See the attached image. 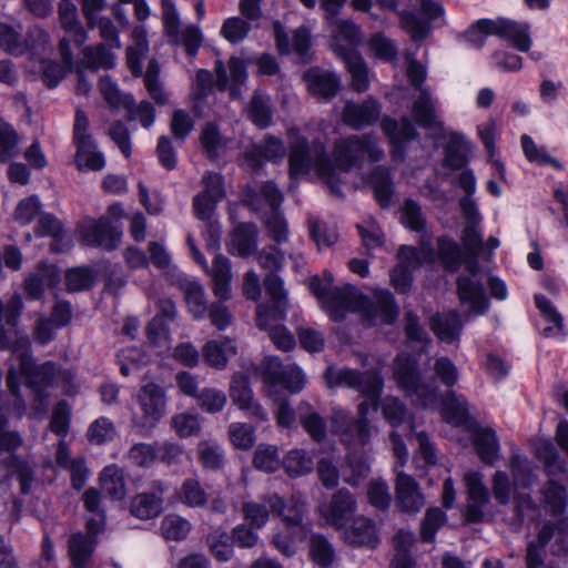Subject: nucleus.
Here are the masks:
<instances>
[{"label": "nucleus", "instance_id": "nucleus-44", "mask_svg": "<svg viewBox=\"0 0 568 568\" xmlns=\"http://www.w3.org/2000/svg\"><path fill=\"white\" fill-rule=\"evenodd\" d=\"M274 34L277 49L281 53L295 52L298 55H304L310 48V33L305 28L295 30L293 40L290 42L280 22H275Z\"/></svg>", "mask_w": 568, "mask_h": 568}, {"label": "nucleus", "instance_id": "nucleus-34", "mask_svg": "<svg viewBox=\"0 0 568 568\" xmlns=\"http://www.w3.org/2000/svg\"><path fill=\"white\" fill-rule=\"evenodd\" d=\"M304 80L308 91L320 99L332 98L339 87V80L333 72L318 68L310 69L305 73Z\"/></svg>", "mask_w": 568, "mask_h": 568}, {"label": "nucleus", "instance_id": "nucleus-61", "mask_svg": "<svg viewBox=\"0 0 568 568\" xmlns=\"http://www.w3.org/2000/svg\"><path fill=\"white\" fill-rule=\"evenodd\" d=\"M414 536L410 531L399 530L394 537L396 554L390 568H413V561L408 556V549L413 545Z\"/></svg>", "mask_w": 568, "mask_h": 568}, {"label": "nucleus", "instance_id": "nucleus-10", "mask_svg": "<svg viewBox=\"0 0 568 568\" xmlns=\"http://www.w3.org/2000/svg\"><path fill=\"white\" fill-rule=\"evenodd\" d=\"M123 215L122 206L120 204H113L109 207L108 215L99 220H84L79 226L81 241L88 246L113 250L118 246L122 236V231L116 223Z\"/></svg>", "mask_w": 568, "mask_h": 568}, {"label": "nucleus", "instance_id": "nucleus-22", "mask_svg": "<svg viewBox=\"0 0 568 568\" xmlns=\"http://www.w3.org/2000/svg\"><path fill=\"white\" fill-rule=\"evenodd\" d=\"M229 394L232 403L237 406L239 409L245 412L248 417H255L261 420L266 419L265 412L254 402L253 392L245 375L235 373L232 376Z\"/></svg>", "mask_w": 568, "mask_h": 568}, {"label": "nucleus", "instance_id": "nucleus-28", "mask_svg": "<svg viewBox=\"0 0 568 568\" xmlns=\"http://www.w3.org/2000/svg\"><path fill=\"white\" fill-rule=\"evenodd\" d=\"M307 532L308 528L306 525H283V527L273 531L271 544L283 556L292 557L297 552Z\"/></svg>", "mask_w": 568, "mask_h": 568}, {"label": "nucleus", "instance_id": "nucleus-17", "mask_svg": "<svg viewBox=\"0 0 568 568\" xmlns=\"http://www.w3.org/2000/svg\"><path fill=\"white\" fill-rule=\"evenodd\" d=\"M485 275L474 265H468L466 274L457 280V290L460 304L468 315L484 314L488 308V300L484 291Z\"/></svg>", "mask_w": 568, "mask_h": 568}, {"label": "nucleus", "instance_id": "nucleus-43", "mask_svg": "<svg viewBox=\"0 0 568 568\" xmlns=\"http://www.w3.org/2000/svg\"><path fill=\"white\" fill-rule=\"evenodd\" d=\"M345 538L354 545L375 547L378 537L375 524L364 517L356 518L348 528H344Z\"/></svg>", "mask_w": 568, "mask_h": 568}, {"label": "nucleus", "instance_id": "nucleus-20", "mask_svg": "<svg viewBox=\"0 0 568 568\" xmlns=\"http://www.w3.org/2000/svg\"><path fill=\"white\" fill-rule=\"evenodd\" d=\"M356 510V500L347 490H338L328 504L320 507V514L325 521L342 530Z\"/></svg>", "mask_w": 568, "mask_h": 568}, {"label": "nucleus", "instance_id": "nucleus-57", "mask_svg": "<svg viewBox=\"0 0 568 568\" xmlns=\"http://www.w3.org/2000/svg\"><path fill=\"white\" fill-rule=\"evenodd\" d=\"M477 134H478L481 143L484 144V146L488 153L489 160L491 161L494 168L496 169V171L499 174H501L504 166L498 160L494 159L495 151H496L495 141H496L497 136L499 135V130H498V125H497L496 121L488 120L487 122L478 124L477 125Z\"/></svg>", "mask_w": 568, "mask_h": 568}, {"label": "nucleus", "instance_id": "nucleus-8", "mask_svg": "<svg viewBox=\"0 0 568 568\" xmlns=\"http://www.w3.org/2000/svg\"><path fill=\"white\" fill-rule=\"evenodd\" d=\"M22 439L16 432L7 430V422L0 416V466L3 471L0 475V495L4 494L9 487V477L17 474L21 491H30L32 484V468L29 464L18 458L16 452L21 446Z\"/></svg>", "mask_w": 568, "mask_h": 568}, {"label": "nucleus", "instance_id": "nucleus-62", "mask_svg": "<svg viewBox=\"0 0 568 568\" xmlns=\"http://www.w3.org/2000/svg\"><path fill=\"white\" fill-rule=\"evenodd\" d=\"M149 362V356L138 347H126L118 354V363L123 376L139 371Z\"/></svg>", "mask_w": 568, "mask_h": 568}, {"label": "nucleus", "instance_id": "nucleus-15", "mask_svg": "<svg viewBox=\"0 0 568 568\" xmlns=\"http://www.w3.org/2000/svg\"><path fill=\"white\" fill-rule=\"evenodd\" d=\"M435 255L429 243L422 242L418 248L403 246L398 254V264L390 273V281L396 291L405 293L412 284V272L424 263L433 262Z\"/></svg>", "mask_w": 568, "mask_h": 568}, {"label": "nucleus", "instance_id": "nucleus-9", "mask_svg": "<svg viewBox=\"0 0 568 568\" xmlns=\"http://www.w3.org/2000/svg\"><path fill=\"white\" fill-rule=\"evenodd\" d=\"M511 471L514 477L513 486L509 485L505 473L497 471L495 474L493 479L494 496L500 504H506L510 498H514L518 513L521 517H525L526 511L530 509V500L528 494L521 490L529 488L532 484L530 463L525 458L515 456L511 460Z\"/></svg>", "mask_w": 568, "mask_h": 568}, {"label": "nucleus", "instance_id": "nucleus-12", "mask_svg": "<svg viewBox=\"0 0 568 568\" xmlns=\"http://www.w3.org/2000/svg\"><path fill=\"white\" fill-rule=\"evenodd\" d=\"M390 440L394 455L397 458V463L395 465V470L397 471L396 500L404 510L418 511L424 506V497L418 485L413 477L398 469L405 465L408 452L396 432L392 433Z\"/></svg>", "mask_w": 568, "mask_h": 568}, {"label": "nucleus", "instance_id": "nucleus-64", "mask_svg": "<svg viewBox=\"0 0 568 568\" xmlns=\"http://www.w3.org/2000/svg\"><path fill=\"white\" fill-rule=\"evenodd\" d=\"M253 464L257 469L266 473L277 470L282 462L276 446L260 444L254 453Z\"/></svg>", "mask_w": 568, "mask_h": 568}, {"label": "nucleus", "instance_id": "nucleus-24", "mask_svg": "<svg viewBox=\"0 0 568 568\" xmlns=\"http://www.w3.org/2000/svg\"><path fill=\"white\" fill-rule=\"evenodd\" d=\"M329 26L333 32V50L341 58L357 53L355 48L363 40L361 28L351 20H336Z\"/></svg>", "mask_w": 568, "mask_h": 568}, {"label": "nucleus", "instance_id": "nucleus-42", "mask_svg": "<svg viewBox=\"0 0 568 568\" xmlns=\"http://www.w3.org/2000/svg\"><path fill=\"white\" fill-rule=\"evenodd\" d=\"M60 53L62 57V64L52 61L42 62L43 80L50 88L58 85L60 80L71 71L73 65L72 52L68 45L67 39H62L60 41Z\"/></svg>", "mask_w": 568, "mask_h": 568}, {"label": "nucleus", "instance_id": "nucleus-30", "mask_svg": "<svg viewBox=\"0 0 568 568\" xmlns=\"http://www.w3.org/2000/svg\"><path fill=\"white\" fill-rule=\"evenodd\" d=\"M231 78L227 77L226 69L222 62H216V85L220 90H230L232 98L241 95V87L246 80V68L244 61L240 58H231L229 62Z\"/></svg>", "mask_w": 568, "mask_h": 568}, {"label": "nucleus", "instance_id": "nucleus-35", "mask_svg": "<svg viewBox=\"0 0 568 568\" xmlns=\"http://www.w3.org/2000/svg\"><path fill=\"white\" fill-rule=\"evenodd\" d=\"M285 155L283 143L275 138H267L263 144L254 145L243 159V165L256 171L261 168L263 160L274 161Z\"/></svg>", "mask_w": 568, "mask_h": 568}, {"label": "nucleus", "instance_id": "nucleus-14", "mask_svg": "<svg viewBox=\"0 0 568 568\" xmlns=\"http://www.w3.org/2000/svg\"><path fill=\"white\" fill-rule=\"evenodd\" d=\"M486 32L491 36H498L521 52H527L531 48L532 40L530 37V24L523 21H514L506 18H498L495 20L483 19L477 21V27L471 31Z\"/></svg>", "mask_w": 568, "mask_h": 568}, {"label": "nucleus", "instance_id": "nucleus-48", "mask_svg": "<svg viewBox=\"0 0 568 568\" xmlns=\"http://www.w3.org/2000/svg\"><path fill=\"white\" fill-rule=\"evenodd\" d=\"M163 499L149 493H142L136 495L130 506L131 514L142 520L154 518L162 511Z\"/></svg>", "mask_w": 568, "mask_h": 568}, {"label": "nucleus", "instance_id": "nucleus-16", "mask_svg": "<svg viewBox=\"0 0 568 568\" xmlns=\"http://www.w3.org/2000/svg\"><path fill=\"white\" fill-rule=\"evenodd\" d=\"M263 381L268 387L270 394L276 387H282L291 393L300 392L305 383L304 372L294 363L282 364L277 357H266L262 364Z\"/></svg>", "mask_w": 568, "mask_h": 568}, {"label": "nucleus", "instance_id": "nucleus-51", "mask_svg": "<svg viewBox=\"0 0 568 568\" xmlns=\"http://www.w3.org/2000/svg\"><path fill=\"white\" fill-rule=\"evenodd\" d=\"M206 546L212 557L220 562L231 560L234 555V548L230 540V536L220 529L207 535Z\"/></svg>", "mask_w": 568, "mask_h": 568}, {"label": "nucleus", "instance_id": "nucleus-59", "mask_svg": "<svg viewBox=\"0 0 568 568\" xmlns=\"http://www.w3.org/2000/svg\"><path fill=\"white\" fill-rule=\"evenodd\" d=\"M383 414L394 428L405 427V429L413 432L410 416L397 398H385L383 403Z\"/></svg>", "mask_w": 568, "mask_h": 568}, {"label": "nucleus", "instance_id": "nucleus-39", "mask_svg": "<svg viewBox=\"0 0 568 568\" xmlns=\"http://www.w3.org/2000/svg\"><path fill=\"white\" fill-rule=\"evenodd\" d=\"M74 163L80 171H100L105 165L103 154L98 150L93 139L75 141Z\"/></svg>", "mask_w": 568, "mask_h": 568}, {"label": "nucleus", "instance_id": "nucleus-29", "mask_svg": "<svg viewBox=\"0 0 568 568\" xmlns=\"http://www.w3.org/2000/svg\"><path fill=\"white\" fill-rule=\"evenodd\" d=\"M267 504L271 511L281 518L283 525H304L305 501L302 497L294 495L284 500L278 495H272L267 497Z\"/></svg>", "mask_w": 568, "mask_h": 568}, {"label": "nucleus", "instance_id": "nucleus-27", "mask_svg": "<svg viewBox=\"0 0 568 568\" xmlns=\"http://www.w3.org/2000/svg\"><path fill=\"white\" fill-rule=\"evenodd\" d=\"M460 211L466 221V225L463 231L462 241L464 246L471 253L478 251L481 244V233L479 224L481 216L477 209V205L473 199L463 197L459 202Z\"/></svg>", "mask_w": 568, "mask_h": 568}, {"label": "nucleus", "instance_id": "nucleus-23", "mask_svg": "<svg viewBox=\"0 0 568 568\" xmlns=\"http://www.w3.org/2000/svg\"><path fill=\"white\" fill-rule=\"evenodd\" d=\"M422 11L426 20H422L410 12H402L400 21L403 28L410 33L414 40H420L427 37L430 31L429 23L442 18L444 9L438 2L422 0Z\"/></svg>", "mask_w": 568, "mask_h": 568}, {"label": "nucleus", "instance_id": "nucleus-19", "mask_svg": "<svg viewBox=\"0 0 568 568\" xmlns=\"http://www.w3.org/2000/svg\"><path fill=\"white\" fill-rule=\"evenodd\" d=\"M204 191L194 197L195 214L203 221H210L215 205L223 199L225 190L223 181L217 173H207L203 176Z\"/></svg>", "mask_w": 568, "mask_h": 568}, {"label": "nucleus", "instance_id": "nucleus-37", "mask_svg": "<svg viewBox=\"0 0 568 568\" xmlns=\"http://www.w3.org/2000/svg\"><path fill=\"white\" fill-rule=\"evenodd\" d=\"M446 164L453 169L463 168L473 152V143L466 135L450 131L446 134Z\"/></svg>", "mask_w": 568, "mask_h": 568}, {"label": "nucleus", "instance_id": "nucleus-1", "mask_svg": "<svg viewBox=\"0 0 568 568\" xmlns=\"http://www.w3.org/2000/svg\"><path fill=\"white\" fill-rule=\"evenodd\" d=\"M291 143L290 175L295 180L301 176L315 175L328 185L331 191L339 194L338 184L343 175L367 158L369 161H379L383 150L375 138L371 135H351L335 142L332 161L322 144L307 148L306 141L296 130L288 131Z\"/></svg>", "mask_w": 568, "mask_h": 568}, {"label": "nucleus", "instance_id": "nucleus-63", "mask_svg": "<svg viewBox=\"0 0 568 568\" xmlns=\"http://www.w3.org/2000/svg\"><path fill=\"white\" fill-rule=\"evenodd\" d=\"M227 433L231 444L237 449L248 450L255 443V428L250 424L231 423Z\"/></svg>", "mask_w": 568, "mask_h": 568}, {"label": "nucleus", "instance_id": "nucleus-40", "mask_svg": "<svg viewBox=\"0 0 568 568\" xmlns=\"http://www.w3.org/2000/svg\"><path fill=\"white\" fill-rule=\"evenodd\" d=\"M211 277L214 295L222 302L230 300L232 272L230 261L225 256L215 255Z\"/></svg>", "mask_w": 568, "mask_h": 568}, {"label": "nucleus", "instance_id": "nucleus-6", "mask_svg": "<svg viewBox=\"0 0 568 568\" xmlns=\"http://www.w3.org/2000/svg\"><path fill=\"white\" fill-rule=\"evenodd\" d=\"M264 285L273 307L265 304L257 305V326L268 332L271 339L280 349L290 351L295 346V338L286 327L281 325L287 308V293L283 280L275 274H270L265 277Z\"/></svg>", "mask_w": 568, "mask_h": 568}, {"label": "nucleus", "instance_id": "nucleus-36", "mask_svg": "<svg viewBox=\"0 0 568 568\" xmlns=\"http://www.w3.org/2000/svg\"><path fill=\"white\" fill-rule=\"evenodd\" d=\"M59 20L65 32L63 39H67L68 42L72 40L78 47L82 45L87 40V34L78 18L77 6L70 1H61L59 4Z\"/></svg>", "mask_w": 568, "mask_h": 568}, {"label": "nucleus", "instance_id": "nucleus-41", "mask_svg": "<svg viewBox=\"0 0 568 568\" xmlns=\"http://www.w3.org/2000/svg\"><path fill=\"white\" fill-rule=\"evenodd\" d=\"M38 233L51 237L50 248L54 253L65 252L71 247V240L63 232L61 223L51 214L40 216Z\"/></svg>", "mask_w": 568, "mask_h": 568}, {"label": "nucleus", "instance_id": "nucleus-3", "mask_svg": "<svg viewBox=\"0 0 568 568\" xmlns=\"http://www.w3.org/2000/svg\"><path fill=\"white\" fill-rule=\"evenodd\" d=\"M329 387L343 386L361 392L364 400L358 405L359 419L352 422L349 414L336 408L333 410L332 423L347 446L363 447L371 437L366 416L371 409L376 410L383 388V379L378 373L359 374L346 367H329L325 374Z\"/></svg>", "mask_w": 568, "mask_h": 568}, {"label": "nucleus", "instance_id": "nucleus-46", "mask_svg": "<svg viewBox=\"0 0 568 568\" xmlns=\"http://www.w3.org/2000/svg\"><path fill=\"white\" fill-rule=\"evenodd\" d=\"M474 445L480 459L494 464L498 459L499 445L496 434L490 428H476L473 432Z\"/></svg>", "mask_w": 568, "mask_h": 568}, {"label": "nucleus", "instance_id": "nucleus-2", "mask_svg": "<svg viewBox=\"0 0 568 568\" xmlns=\"http://www.w3.org/2000/svg\"><path fill=\"white\" fill-rule=\"evenodd\" d=\"M333 281L332 273L325 272L323 280L314 276L308 284L322 310L333 321H341L351 312H359L371 324H390L397 318L398 310L388 291L375 290L374 303H371L356 287L349 284L334 287Z\"/></svg>", "mask_w": 568, "mask_h": 568}, {"label": "nucleus", "instance_id": "nucleus-45", "mask_svg": "<svg viewBox=\"0 0 568 568\" xmlns=\"http://www.w3.org/2000/svg\"><path fill=\"white\" fill-rule=\"evenodd\" d=\"M430 327L439 341L453 343L459 337L462 323L456 312H448L434 316L430 320Z\"/></svg>", "mask_w": 568, "mask_h": 568}, {"label": "nucleus", "instance_id": "nucleus-21", "mask_svg": "<svg viewBox=\"0 0 568 568\" xmlns=\"http://www.w3.org/2000/svg\"><path fill=\"white\" fill-rule=\"evenodd\" d=\"M175 313L174 304L171 300H161L158 303V314L148 326V338L152 345L159 348L161 355L170 348L169 321Z\"/></svg>", "mask_w": 568, "mask_h": 568}, {"label": "nucleus", "instance_id": "nucleus-53", "mask_svg": "<svg viewBox=\"0 0 568 568\" xmlns=\"http://www.w3.org/2000/svg\"><path fill=\"white\" fill-rule=\"evenodd\" d=\"M282 464L288 476L300 477L312 471L314 460L306 452L295 448L286 454Z\"/></svg>", "mask_w": 568, "mask_h": 568}, {"label": "nucleus", "instance_id": "nucleus-33", "mask_svg": "<svg viewBox=\"0 0 568 568\" xmlns=\"http://www.w3.org/2000/svg\"><path fill=\"white\" fill-rule=\"evenodd\" d=\"M257 227L252 223L237 225L230 235L227 250L241 257H247L255 252L257 246Z\"/></svg>", "mask_w": 568, "mask_h": 568}, {"label": "nucleus", "instance_id": "nucleus-32", "mask_svg": "<svg viewBox=\"0 0 568 568\" xmlns=\"http://www.w3.org/2000/svg\"><path fill=\"white\" fill-rule=\"evenodd\" d=\"M236 354L237 346L235 342L229 337L207 341L202 347L204 361L217 369L225 368L229 361Z\"/></svg>", "mask_w": 568, "mask_h": 568}, {"label": "nucleus", "instance_id": "nucleus-38", "mask_svg": "<svg viewBox=\"0 0 568 568\" xmlns=\"http://www.w3.org/2000/svg\"><path fill=\"white\" fill-rule=\"evenodd\" d=\"M179 283L184 291L189 312L195 320H203L209 311L203 286L185 275H180Z\"/></svg>", "mask_w": 568, "mask_h": 568}, {"label": "nucleus", "instance_id": "nucleus-49", "mask_svg": "<svg viewBox=\"0 0 568 568\" xmlns=\"http://www.w3.org/2000/svg\"><path fill=\"white\" fill-rule=\"evenodd\" d=\"M201 144L210 158H219L231 149V140L222 138L213 123H207L201 133Z\"/></svg>", "mask_w": 568, "mask_h": 568}, {"label": "nucleus", "instance_id": "nucleus-50", "mask_svg": "<svg viewBox=\"0 0 568 568\" xmlns=\"http://www.w3.org/2000/svg\"><path fill=\"white\" fill-rule=\"evenodd\" d=\"M132 38L134 43L126 50V60L133 74L139 75L142 71V58L148 51L146 31L143 27H136Z\"/></svg>", "mask_w": 568, "mask_h": 568}, {"label": "nucleus", "instance_id": "nucleus-7", "mask_svg": "<svg viewBox=\"0 0 568 568\" xmlns=\"http://www.w3.org/2000/svg\"><path fill=\"white\" fill-rule=\"evenodd\" d=\"M84 507L94 517L87 520V534H75L70 539L69 554L73 568H87L97 545L95 536L104 528V515L100 509L101 497L97 489L90 488L82 496Z\"/></svg>", "mask_w": 568, "mask_h": 568}, {"label": "nucleus", "instance_id": "nucleus-25", "mask_svg": "<svg viewBox=\"0 0 568 568\" xmlns=\"http://www.w3.org/2000/svg\"><path fill=\"white\" fill-rule=\"evenodd\" d=\"M464 480L468 494L466 520L476 523L483 517V508L488 503L489 494L479 473L468 471L465 474Z\"/></svg>", "mask_w": 568, "mask_h": 568}, {"label": "nucleus", "instance_id": "nucleus-47", "mask_svg": "<svg viewBox=\"0 0 568 568\" xmlns=\"http://www.w3.org/2000/svg\"><path fill=\"white\" fill-rule=\"evenodd\" d=\"M382 126L394 146V156L402 158V143L409 141L415 136L414 126L407 119H403L399 123L390 119H384Z\"/></svg>", "mask_w": 568, "mask_h": 568}, {"label": "nucleus", "instance_id": "nucleus-18", "mask_svg": "<svg viewBox=\"0 0 568 568\" xmlns=\"http://www.w3.org/2000/svg\"><path fill=\"white\" fill-rule=\"evenodd\" d=\"M135 398L142 413L140 420H134L136 426L153 428L166 415V395L160 385H143Z\"/></svg>", "mask_w": 568, "mask_h": 568}, {"label": "nucleus", "instance_id": "nucleus-11", "mask_svg": "<svg viewBox=\"0 0 568 568\" xmlns=\"http://www.w3.org/2000/svg\"><path fill=\"white\" fill-rule=\"evenodd\" d=\"M247 201L253 210L270 213V216L265 217V223L272 239L277 243L286 241L287 225L277 211L283 201L281 191L272 182H266L257 191L251 192Z\"/></svg>", "mask_w": 568, "mask_h": 568}, {"label": "nucleus", "instance_id": "nucleus-4", "mask_svg": "<svg viewBox=\"0 0 568 568\" xmlns=\"http://www.w3.org/2000/svg\"><path fill=\"white\" fill-rule=\"evenodd\" d=\"M23 304L20 295L16 294L7 303L0 300V347H10L13 349L14 357L19 361L20 375L27 379L28 385L34 388L37 414H42L47 409L43 403L42 390L40 386L52 383L55 368L52 363H45L34 368L31 356L29 355V339L21 335L16 328L18 318Z\"/></svg>", "mask_w": 568, "mask_h": 568}, {"label": "nucleus", "instance_id": "nucleus-5", "mask_svg": "<svg viewBox=\"0 0 568 568\" xmlns=\"http://www.w3.org/2000/svg\"><path fill=\"white\" fill-rule=\"evenodd\" d=\"M394 378L398 387L416 405L424 408L442 406L443 418L455 425L462 424L466 418L465 403L459 399L443 402L434 381H422L416 371V359L400 354L394 364Z\"/></svg>", "mask_w": 568, "mask_h": 568}, {"label": "nucleus", "instance_id": "nucleus-26", "mask_svg": "<svg viewBox=\"0 0 568 568\" xmlns=\"http://www.w3.org/2000/svg\"><path fill=\"white\" fill-rule=\"evenodd\" d=\"M61 275L54 265L41 263L24 281V292L31 300H39L45 290H53Z\"/></svg>", "mask_w": 568, "mask_h": 568}, {"label": "nucleus", "instance_id": "nucleus-13", "mask_svg": "<svg viewBox=\"0 0 568 568\" xmlns=\"http://www.w3.org/2000/svg\"><path fill=\"white\" fill-rule=\"evenodd\" d=\"M407 77L414 87L419 88V95L413 105L416 121L425 128H438L443 131L442 123L436 116L437 100L427 88H420L426 79V67L415 60L409 61Z\"/></svg>", "mask_w": 568, "mask_h": 568}, {"label": "nucleus", "instance_id": "nucleus-55", "mask_svg": "<svg viewBox=\"0 0 568 568\" xmlns=\"http://www.w3.org/2000/svg\"><path fill=\"white\" fill-rule=\"evenodd\" d=\"M535 302L537 308L540 311L542 316L554 325L544 328V335L547 337L560 338L564 335V324L560 314L556 311L551 303L542 295H536Z\"/></svg>", "mask_w": 568, "mask_h": 568}, {"label": "nucleus", "instance_id": "nucleus-56", "mask_svg": "<svg viewBox=\"0 0 568 568\" xmlns=\"http://www.w3.org/2000/svg\"><path fill=\"white\" fill-rule=\"evenodd\" d=\"M160 529L166 540L180 541L190 534L191 524L187 519L176 514H169L162 519Z\"/></svg>", "mask_w": 568, "mask_h": 568}, {"label": "nucleus", "instance_id": "nucleus-60", "mask_svg": "<svg viewBox=\"0 0 568 568\" xmlns=\"http://www.w3.org/2000/svg\"><path fill=\"white\" fill-rule=\"evenodd\" d=\"M99 88L103 99L112 109L130 108L133 103L132 97L123 94L109 77L100 79Z\"/></svg>", "mask_w": 568, "mask_h": 568}, {"label": "nucleus", "instance_id": "nucleus-52", "mask_svg": "<svg viewBox=\"0 0 568 568\" xmlns=\"http://www.w3.org/2000/svg\"><path fill=\"white\" fill-rule=\"evenodd\" d=\"M100 483L102 489L113 499L122 500L125 496V486L123 474L114 465H110L103 468L100 475Z\"/></svg>", "mask_w": 568, "mask_h": 568}, {"label": "nucleus", "instance_id": "nucleus-58", "mask_svg": "<svg viewBox=\"0 0 568 568\" xmlns=\"http://www.w3.org/2000/svg\"><path fill=\"white\" fill-rule=\"evenodd\" d=\"M0 48L11 55H22L28 49V42L16 28L0 24Z\"/></svg>", "mask_w": 568, "mask_h": 568}, {"label": "nucleus", "instance_id": "nucleus-54", "mask_svg": "<svg viewBox=\"0 0 568 568\" xmlns=\"http://www.w3.org/2000/svg\"><path fill=\"white\" fill-rule=\"evenodd\" d=\"M82 65L89 69H111L114 67V55L104 44L87 47L82 51Z\"/></svg>", "mask_w": 568, "mask_h": 568}, {"label": "nucleus", "instance_id": "nucleus-31", "mask_svg": "<svg viewBox=\"0 0 568 568\" xmlns=\"http://www.w3.org/2000/svg\"><path fill=\"white\" fill-rule=\"evenodd\" d=\"M381 105L374 99H367L363 103L347 102L343 112L344 122L354 128L362 129L373 124L379 116Z\"/></svg>", "mask_w": 568, "mask_h": 568}]
</instances>
